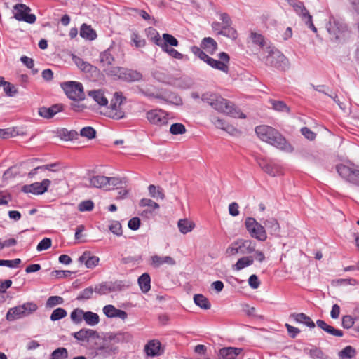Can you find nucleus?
Listing matches in <instances>:
<instances>
[{
	"label": "nucleus",
	"instance_id": "obj_29",
	"mask_svg": "<svg viewBox=\"0 0 359 359\" xmlns=\"http://www.w3.org/2000/svg\"><path fill=\"white\" fill-rule=\"evenodd\" d=\"M89 187L107 189V177L103 175L93 176L89 179Z\"/></svg>",
	"mask_w": 359,
	"mask_h": 359
},
{
	"label": "nucleus",
	"instance_id": "obj_32",
	"mask_svg": "<svg viewBox=\"0 0 359 359\" xmlns=\"http://www.w3.org/2000/svg\"><path fill=\"white\" fill-rule=\"evenodd\" d=\"M201 48L210 54H213L217 49V42L211 37H205L202 40Z\"/></svg>",
	"mask_w": 359,
	"mask_h": 359
},
{
	"label": "nucleus",
	"instance_id": "obj_46",
	"mask_svg": "<svg viewBox=\"0 0 359 359\" xmlns=\"http://www.w3.org/2000/svg\"><path fill=\"white\" fill-rule=\"evenodd\" d=\"M84 313L85 311L81 309H75L72 311L70 318L74 323L79 324L83 320Z\"/></svg>",
	"mask_w": 359,
	"mask_h": 359
},
{
	"label": "nucleus",
	"instance_id": "obj_52",
	"mask_svg": "<svg viewBox=\"0 0 359 359\" xmlns=\"http://www.w3.org/2000/svg\"><path fill=\"white\" fill-rule=\"evenodd\" d=\"M68 357L67 350L64 347L57 348L51 354L52 359H65Z\"/></svg>",
	"mask_w": 359,
	"mask_h": 359
},
{
	"label": "nucleus",
	"instance_id": "obj_20",
	"mask_svg": "<svg viewBox=\"0 0 359 359\" xmlns=\"http://www.w3.org/2000/svg\"><path fill=\"white\" fill-rule=\"evenodd\" d=\"M156 99L177 106L182 104V98L177 93L171 91L165 90L158 93V96H156Z\"/></svg>",
	"mask_w": 359,
	"mask_h": 359
},
{
	"label": "nucleus",
	"instance_id": "obj_57",
	"mask_svg": "<svg viewBox=\"0 0 359 359\" xmlns=\"http://www.w3.org/2000/svg\"><path fill=\"white\" fill-rule=\"evenodd\" d=\"M94 292L92 287H88L81 291L76 297L77 300H87L91 298Z\"/></svg>",
	"mask_w": 359,
	"mask_h": 359
},
{
	"label": "nucleus",
	"instance_id": "obj_40",
	"mask_svg": "<svg viewBox=\"0 0 359 359\" xmlns=\"http://www.w3.org/2000/svg\"><path fill=\"white\" fill-rule=\"evenodd\" d=\"M194 302L198 306L205 310L211 307V304L208 298L201 294L194 295Z\"/></svg>",
	"mask_w": 359,
	"mask_h": 359
},
{
	"label": "nucleus",
	"instance_id": "obj_21",
	"mask_svg": "<svg viewBox=\"0 0 359 359\" xmlns=\"http://www.w3.org/2000/svg\"><path fill=\"white\" fill-rule=\"evenodd\" d=\"M102 311L104 314L109 318H118L126 320L128 318V313L125 311L116 309L111 304L104 306Z\"/></svg>",
	"mask_w": 359,
	"mask_h": 359
},
{
	"label": "nucleus",
	"instance_id": "obj_59",
	"mask_svg": "<svg viewBox=\"0 0 359 359\" xmlns=\"http://www.w3.org/2000/svg\"><path fill=\"white\" fill-rule=\"evenodd\" d=\"M64 299L62 297L59 296H51L46 301L47 307H54L55 306L63 304Z\"/></svg>",
	"mask_w": 359,
	"mask_h": 359
},
{
	"label": "nucleus",
	"instance_id": "obj_48",
	"mask_svg": "<svg viewBox=\"0 0 359 359\" xmlns=\"http://www.w3.org/2000/svg\"><path fill=\"white\" fill-rule=\"evenodd\" d=\"M219 35H222L231 39L235 40L237 38V32L233 27H232L231 25H229L226 26L225 29H222L221 31L219 32Z\"/></svg>",
	"mask_w": 359,
	"mask_h": 359
},
{
	"label": "nucleus",
	"instance_id": "obj_28",
	"mask_svg": "<svg viewBox=\"0 0 359 359\" xmlns=\"http://www.w3.org/2000/svg\"><path fill=\"white\" fill-rule=\"evenodd\" d=\"M243 351L241 348L226 347L219 351L222 359H236L237 356Z\"/></svg>",
	"mask_w": 359,
	"mask_h": 359
},
{
	"label": "nucleus",
	"instance_id": "obj_38",
	"mask_svg": "<svg viewBox=\"0 0 359 359\" xmlns=\"http://www.w3.org/2000/svg\"><path fill=\"white\" fill-rule=\"evenodd\" d=\"M1 87L5 94L8 97H15L18 92L16 86L10 82L4 81L3 78H1Z\"/></svg>",
	"mask_w": 359,
	"mask_h": 359
},
{
	"label": "nucleus",
	"instance_id": "obj_49",
	"mask_svg": "<svg viewBox=\"0 0 359 359\" xmlns=\"http://www.w3.org/2000/svg\"><path fill=\"white\" fill-rule=\"evenodd\" d=\"M243 311L248 316L253 317L257 319L264 318L262 315H259L257 313V310L255 307L250 306L248 304H244L243 306Z\"/></svg>",
	"mask_w": 359,
	"mask_h": 359
},
{
	"label": "nucleus",
	"instance_id": "obj_54",
	"mask_svg": "<svg viewBox=\"0 0 359 359\" xmlns=\"http://www.w3.org/2000/svg\"><path fill=\"white\" fill-rule=\"evenodd\" d=\"M130 39L133 43L134 46L137 48H142L146 44L145 40L142 39L141 36L135 32H133L131 34Z\"/></svg>",
	"mask_w": 359,
	"mask_h": 359
},
{
	"label": "nucleus",
	"instance_id": "obj_7",
	"mask_svg": "<svg viewBox=\"0 0 359 359\" xmlns=\"http://www.w3.org/2000/svg\"><path fill=\"white\" fill-rule=\"evenodd\" d=\"M256 243L251 240L238 239L233 242L227 248L226 254L235 255L236 254H250L255 251Z\"/></svg>",
	"mask_w": 359,
	"mask_h": 359
},
{
	"label": "nucleus",
	"instance_id": "obj_22",
	"mask_svg": "<svg viewBox=\"0 0 359 359\" xmlns=\"http://www.w3.org/2000/svg\"><path fill=\"white\" fill-rule=\"evenodd\" d=\"M112 343L115 345L121 343H128L133 339V335L128 332H119L107 334Z\"/></svg>",
	"mask_w": 359,
	"mask_h": 359
},
{
	"label": "nucleus",
	"instance_id": "obj_5",
	"mask_svg": "<svg viewBox=\"0 0 359 359\" xmlns=\"http://www.w3.org/2000/svg\"><path fill=\"white\" fill-rule=\"evenodd\" d=\"M336 170L346 182L359 187V165L354 163L338 164Z\"/></svg>",
	"mask_w": 359,
	"mask_h": 359
},
{
	"label": "nucleus",
	"instance_id": "obj_41",
	"mask_svg": "<svg viewBox=\"0 0 359 359\" xmlns=\"http://www.w3.org/2000/svg\"><path fill=\"white\" fill-rule=\"evenodd\" d=\"M83 320L89 326H95L100 322L99 316L92 311H85Z\"/></svg>",
	"mask_w": 359,
	"mask_h": 359
},
{
	"label": "nucleus",
	"instance_id": "obj_16",
	"mask_svg": "<svg viewBox=\"0 0 359 359\" xmlns=\"http://www.w3.org/2000/svg\"><path fill=\"white\" fill-rule=\"evenodd\" d=\"M123 96L118 93H115L110 102V111L109 116L114 119H121L124 116V112L121 109L123 103Z\"/></svg>",
	"mask_w": 359,
	"mask_h": 359
},
{
	"label": "nucleus",
	"instance_id": "obj_23",
	"mask_svg": "<svg viewBox=\"0 0 359 359\" xmlns=\"http://www.w3.org/2000/svg\"><path fill=\"white\" fill-rule=\"evenodd\" d=\"M79 261L84 263L87 268L93 269L98 264L100 259L98 257L92 255L90 252L86 251L79 257Z\"/></svg>",
	"mask_w": 359,
	"mask_h": 359
},
{
	"label": "nucleus",
	"instance_id": "obj_56",
	"mask_svg": "<svg viewBox=\"0 0 359 359\" xmlns=\"http://www.w3.org/2000/svg\"><path fill=\"white\" fill-rule=\"evenodd\" d=\"M170 132L172 135H182L186 133V128L182 123H174L171 125Z\"/></svg>",
	"mask_w": 359,
	"mask_h": 359
},
{
	"label": "nucleus",
	"instance_id": "obj_13",
	"mask_svg": "<svg viewBox=\"0 0 359 359\" xmlns=\"http://www.w3.org/2000/svg\"><path fill=\"white\" fill-rule=\"evenodd\" d=\"M72 335L81 344L83 343L97 344V339H100L97 331L88 328L81 329L79 331L72 333Z\"/></svg>",
	"mask_w": 359,
	"mask_h": 359
},
{
	"label": "nucleus",
	"instance_id": "obj_58",
	"mask_svg": "<svg viewBox=\"0 0 359 359\" xmlns=\"http://www.w3.org/2000/svg\"><path fill=\"white\" fill-rule=\"evenodd\" d=\"M270 102L273 107V108L279 111H289V107L285 104V103L283 101H278L274 100H271Z\"/></svg>",
	"mask_w": 359,
	"mask_h": 359
},
{
	"label": "nucleus",
	"instance_id": "obj_3",
	"mask_svg": "<svg viewBox=\"0 0 359 359\" xmlns=\"http://www.w3.org/2000/svg\"><path fill=\"white\" fill-rule=\"evenodd\" d=\"M260 59L266 65L283 71L288 69L290 67L289 60L275 47H266V51L261 54Z\"/></svg>",
	"mask_w": 359,
	"mask_h": 359
},
{
	"label": "nucleus",
	"instance_id": "obj_12",
	"mask_svg": "<svg viewBox=\"0 0 359 359\" xmlns=\"http://www.w3.org/2000/svg\"><path fill=\"white\" fill-rule=\"evenodd\" d=\"M97 340L102 341V343L100 344L97 342V346L95 347V353L97 355H100L102 358H107L109 355L115 354L118 352V347L117 345L112 343L107 334L104 338L100 337V339Z\"/></svg>",
	"mask_w": 359,
	"mask_h": 359
},
{
	"label": "nucleus",
	"instance_id": "obj_24",
	"mask_svg": "<svg viewBox=\"0 0 359 359\" xmlns=\"http://www.w3.org/2000/svg\"><path fill=\"white\" fill-rule=\"evenodd\" d=\"M63 106L62 104H54L52 105L50 107H41L39 109V114L45 118H51L53 117L58 112L62 111Z\"/></svg>",
	"mask_w": 359,
	"mask_h": 359
},
{
	"label": "nucleus",
	"instance_id": "obj_9",
	"mask_svg": "<svg viewBox=\"0 0 359 359\" xmlns=\"http://www.w3.org/2000/svg\"><path fill=\"white\" fill-rule=\"evenodd\" d=\"M66 95L74 101L83 100L85 98L83 85L77 81H67L61 84Z\"/></svg>",
	"mask_w": 359,
	"mask_h": 359
},
{
	"label": "nucleus",
	"instance_id": "obj_47",
	"mask_svg": "<svg viewBox=\"0 0 359 359\" xmlns=\"http://www.w3.org/2000/svg\"><path fill=\"white\" fill-rule=\"evenodd\" d=\"M251 38L254 43L258 45L262 48V54L266 51V42L264 36L262 34L252 32Z\"/></svg>",
	"mask_w": 359,
	"mask_h": 359
},
{
	"label": "nucleus",
	"instance_id": "obj_4",
	"mask_svg": "<svg viewBox=\"0 0 359 359\" xmlns=\"http://www.w3.org/2000/svg\"><path fill=\"white\" fill-rule=\"evenodd\" d=\"M201 100L208 103L215 110L219 112L235 116L233 114L235 109L231 104V102L217 94L210 92L203 93L201 96Z\"/></svg>",
	"mask_w": 359,
	"mask_h": 359
},
{
	"label": "nucleus",
	"instance_id": "obj_60",
	"mask_svg": "<svg viewBox=\"0 0 359 359\" xmlns=\"http://www.w3.org/2000/svg\"><path fill=\"white\" fill-rule=\"evenodd\" d=\"M191 51L201 60L206 62L210 56H208L205 53H204L199 47L198 46H191Z\"/></svg>",
	"mask_w": 359,
	"mask_h": 359
},
{
	"label": "nucleus",
	"instance_id": "obj_63",
	"mask_svg": "<svg viewBox=\"0 0 359 359\" xmlns=\"http://www.w3.org/2000/svg\"><path fill=\"white\" fill-rule=\"evenodd\" d=\"M93 208L94 203L90 200L82 201L79 204V210L81 212L90 211Z\"/></svg>",
	"mask_w": 359,
	"mask_h": 359
},
{
	"label": "nucleus",
	"instance_id": "obj_30",
	"mask_svg": "<svg viewBox=\"0 0 359 359\" xmlns=\"http://www.w3.org/2000/svg\"><path fill=\"white\" fill-rule=\"evenodd\" d=\"M297 323H303L309 328L315 327L316 325L311 318L304 313H292L290 316Z\"/></svg>",
	"mask_w": 359,
	"mask_h": 359
},
{
	"label": "nucleus",
	"instance_id": "obj_25",
	"mask_svg": "<svg viewBox=\"0 0 359 359\" xmlns=\"http://www.w3.org/2000/svg\"><path fill=\"white\" fill-rule=\"evenodd\" d=\"M142 79V74L134 69H123V73L120 75V79L126 82L138 81Z\"/></svg>",
	"mask_w": 359,
	"mask_h": 359
},
{
	"label": "nucleus",
	"instance_id": "obj_36",
	"mask_svg": "<svg viewBox=\"0 0 359 359\" xmlns=\"http://www.w3.org/2000/svg\"><path fill=\"white\" fill-rule=\"evenodd\" d=\"M177 226L180 231L183 234H186L194 229L195 224L187 219H181L178 221Z\"/></svg>",
	"mask_w": 359,
	"mask_h": 359
},
{
	"label": "nucleus",
	"instance_id": "obj_33",
	"mask_svg": "<svg viewBox=\"0 0 359 359\" xmlns=\"http://www.w3.org/2000/svg\"><path fill=\"white\" fill-rule=\"evenodd\" d=\"M88 96L92 97L100 106H106L108 104V100L100 90L89 91Z\"/></svg>",
	"mask_w": 359,
	"mask_h": 359
},
{
	"label": "nucleus",
	"instance_id": "obj_50",
	"mask_svg": "<svg viewBox=\"0 0 359 359\" xmlns=\"http://www.w3.org/2000/svg\"><path fill=\"white\" fill-rule=\"evenodd\" d=\"M358 319L356 316L353 318L350 315H345L341 318V326L344 329H350L355 324V320Z\"/></svg>",
	"mask_w": 359,
	"mask_h": 359
},
{
	"label": "nucleus",
	"instance_id": "obj_53",
	"mask_svg": "<svg viewBox=\"0 0 359 359\" xmlns=\"http://www.w3.org/2000/svg\"><path fill=\"white\" fill-rule=\"evenodd\" d=\"M80 135L88 140H92L96 135V130L93 127L86 126L80 130Z\"/></svg>",
	"mask_w": 359,
	"mask_h": 359
},
{
	"label": "nucleus",
	"instance_id": "obj_10",
	"mask_svg": "<svg viewBox=\"0 0 359 359\" xmlns=\"http://www.w3.org/2000/svg\"><path fill=\"white\" fill-rule=\"evenodd\" d=\"M326 29L332 41L339 40L346 31V25L343 22L331 16L326 24Z\"/></svg>",
	"mask_w": 359,
	"mask_h": 359
},
{
	"label": "nucleus",
	"instance_id": "obj_6",
	"mask_svg": "<svg viewBox=\"0 0 359 359\" xmlns=\"http://www.w3.org/2000/svg\"><path fill=\"white\" fill-rule=\"evenodd\" d=\"M38 306L34 302H27L21 305L11 308L6 314V319L13 321L18 319L27 317L34 313Z\"/></svg>",
	"mask_w": 359,
	"mask_h": 359
},
{
	"label": "nucleus",
	"instance_id": "obj_37",
	"mask_svg": "<svg viewBox=\"0 0 359 359\" xmlns=\"http://www.w3.org/2000/svg\"><path fill=\"white\" fill-rule=\"evenodd\" d=\"M80 36L83 39L91 41L96 38L97 34L90 26L83 24L80 29Z\"/></svg>",
	"mask_w": 359,
	"mask_h": 359
},
{
	"label": "nucleus",
	"instance_id": "obj_64",
	"mask_svg": "<svg viewBox=\"0 0 359 359\" xmlns=\"http://www.w3.org/2000/svg\"><path fill=\"white\" fill-rule=\"evenodd\" d=\"M109 229L111 231V232H112L114 234L118 236L122 235L123 231L121 224L117 221L113 222L109 225Z\"/></svg>",
	"mask_w": 359,
	"mask_h": 359
},
{
	"label": "nucleus",
	"instance_id": "obj_51",
	"mask_svg": "<svg viewBox=\"0 0 359 359\" xmlns=\"http://www.w3.org/2000/svg\"><path fill=\"white\" fill-rule=\"evenodd\" d=\"M67 313L63 308H57L52 312L50 315V320L52 321L59 320L67 316Z\"/></svg>",
	"mask_w": 359,
	"mask_h": 359
},
{
	"label": "nucleus",
	"instance_id": "obj_62",
	"mask_svg": "<svg viewBox=\"0 0 359 359\" xmlns=\"http://www.w3.org/2000/svg\"><path fill=\"white\" fill-rule=\"evenodd\" d=\"M20 263L21 259L19 258L12 260L1 259V266H6L12 269L18 268Z\"/></svg>",
	"mask_w": 359,
	"mask_h": 359
},
{
	"label": "nucleus",
	"instance_id": "obj_43",
	"mask_svg": "<svg viewBox=\"0 0 359 359\" xmlns=\"http://www.w3.org/2000/svg\"><path fill=\"white\" fill-rule=\"evenodd\" d=\"M355 349L351 346H347L340 352H339V357L341 359H351L355 355Z\"/></svg>",
	"mask_w": 359,
	"mask_h": 359
},
{
	"label": "nucleus",
	"instance_id": "obj_45",
	"mask_svg": "<svg viewBox=\"0 0 359 359\" xmlns=\"http://www.w3.org/2000/svg\"><path fill=\"white\" fill-rule=\"evenodd\" d=\"M264 172L273 177L282 173L281 167L275 163H269V164H267Z\"/></svg>",
	"mask_w": 359,
	"mask_h": 359
},
{
	"label": "nucleus",
	"instance_id": "obj_55",
	"mask_svg": "<svg viewBox=\"0 0 359 359\" xmlns=\"http://www.w3.org/2000/svg\"><path fill=\"white\" fill-rule=\"evenodd\" d=\"M111 291V287L107 283H102L95 285L94 292L99 294H106Z\"/></svg>",
	"mask_w": 359,
	"mask_h": 359
},
{
	"label": "nucleus",
	"instance_id": "obj_26",
	"mask_svg": "<svg viewBox=\"0 0 359 359\" xmlns=\"http://www.w3.org/2000/svg\"><path fill=\"white\" fill-rule=\"evenodd\" d=\"M265 229H266L269 233L274 236H278L280 233V226L277 220L274 218H268L262 220Z\"/></svg>",
	"mask_w": 359,
	"mask_h": 359
},
{
	"label": "nucleus",
	"instance_id": "obj_39",
	"mask_svg": "<svg viewBox=\"0 0 359 359\" xmlns=\"http://www.w3.org/2000/svg\"><path fill=\"white\" fill-rule=\"evenodd\" d=\"M100 62L104 67H109L112 65L114 57L111 53V49L108 48L102 52L100 55Z\"/></svg>",
	"mask_w": 359,
	"mask_h": 359
},
{
	"label": "nucleus",
	"instance_id": "obj_34",
	"mask_svg": "<svg viewBox=\"0 0 359 359\" xmlns=\"http://www.w3.org/2000/svg\"><path fill=\"white\" fill-rule=\"evenodd\" d=\"M151 278L147 273H144L141 275L138 278V284L141 291L143 293H147L151 288Z\"/></svg>",
	"mask_w": 359,
	"mask_h": 359
},
{
	"label": "nucleus",
	"instance_id": "obj_35",
	"mask_svg": "<svg viewBox=\"0 0 359 359\" xmlns=\"http://www.w3.org/2000/svg\"><path fill=\"white\" fill-rule=\"evenodd\" d=\"M254 262V259L252 256L243 257L237 261V262L233 266V269L236 271H241L245 267L252 265Z\"/></svg>",
	"mask_w": 359,
	"mask_h": 359
},
{
	"label": "nucleus",
	"instance_id": "obj_61",
	"mask_svg": "<svg viewBox=\"0 0 359 359\" xmlns=\"http://www.w3.org/2000/svg\"><path fill=\"white\" fill-rule=\"evenodd\" d=\"M140 205L142 207H148L152 210H157L160 208L157 203L149 198H142L140 201Z\"/></svg>",
	"mask_w": 359,
	"mask_h": 359
},
{
	"label": "nucleus",
	"instance_id": "obj_11",
	"mask_svg": "<svg viewBox=\"0 0 359 359\" xmlns=\"http://www.w3.org/2000/svg\"><path fill=\"white\" fill-rule=\"evenodd\" d=\"M287 1L290 6L294 8L295 13L301 17L302 20L308 26V27H309L313 32H316L317 29L313 23L312 16L305 8L304 3L297 0H287Z\"/></svg>",
	"mask_w": 359,
	"mask_h": 359
},
{
	"label": "nucleus",
	"instance_id": "obj_17",
	"mask_svg": "<svg viewBox=\"0 0 359 359\" xmlns=\"http://www.w3.org/2000/svg\"><path fill=\"white\" fill-rule=\"evenodd\" d=\"M219 60H215L210 57L206 61V63L211 67L224 73L229 72V56L227 53L222 52L219 54Z\"/></svg>",
	"mask_w": 359,
	"mask_h": 359
},
{
	"label": "nucleus",
	"instance_id": "obj_27",
	"mask_svg": "<svg viewBox=\"0 0 359 359\" xmlns=\"http://www.w3.org/2000/svg\"><path fill=\"white\" fill-rule=\"evenodd\" d=\"M316 325L318 327L332 336L341 337L344 335V333L341 330L336 329L334 327L327 325L323 320H317Z\"/></svg>",
	"mask_w": 359,
	"mask_h": 359
},
{
	"label": "nucleus",
	"instance_id": "obj_19",
	"mask_svg": "<svg viewBox=\"0 0 359 359\" xmlns=\"http://www.w3.org/2000/svg\"><path fill=\"white\" fill-rule=\"evenodd\" d=\"M144 351L147 357L154 358L163 355L164 348L158 340L151 339L145 344Z\"/></svg>",
	"mask_w": 359,
	"mask_h": 359
},
{
	"label": "nucleus",
	"instance_id": "obj_18",
	"mask_svg": "<svg viewBox=\"0 0 359 359\" xmlns=\"http://www.w3.org/2000/svg\"><path fill=\"white\" fill-rule=\"evenodd\" d=\"M51 182L48 179H45L41 182H34L31 184L24 185L22 191L25 193H31L35 195L43 194L50 185Z\"/></svg>",
	"mask_w": 359,
	"mask_h": 359
},
{
	"label": "nucleus",
	"instance_id": "obj_14",
	"mask_svg": "<svg viewBox=\"0 0 359 359\" xmlns=\"http://www.w3.org/2000/svg\"><path fill=\"white\" fill-rule=\"evenodd\" d=\"M15 11L14 17L18 21H24L29 24L35 22L36 18L34 14L29 13L30 8L23 4H17L13 6Z\"/></svg>",
	"mask_w": 359,
	"mask_h": 359
},
{
	"label": "nucleus",
	"instance_id": "obj_2",
	"mask_svg": "<svg viewBox=\"0 0 359 359\" xmlns=\"http://www.w3.org/2000/svg\"><path fill=\"white\" fill-rule=\"evenodd\" d=\"M155 36L152 37V41L161 50L166 53L169 56L177 60H188L187 55H183L174 49L172 47H177L179 45L178 40L172 34L164 33L162 37L160 36L159 33L156 29H152Z\"/></svg>",
	"mask_w": 359,
	"mask_h": 359
},
{
	"label": "nucleus",
	"instance_id": "obj_15",
	"mask_svg": "<svg viewBox=\"0 0 359 359\" xmlns=\"http://www.w3.org/2000/svg\"><path fill=\"white\" fill-rule=\"evenodd\" d=\"M168 114L160 109H152L147 112L146 117L150 123L162 126L168 123Z\"/></svg>",
	"mask_w": 359,
	"mask_h": 359
},
{
	"label": "nucleus",
	"instance_id": "obj_8",
	"mask_svg": "<svg viewBox=\"0 0 359 359\" xmlns=\"http://www.w3.org/2000/svg\"><path fill=\"white\" fill-rule=\"evenodd\" d=\"M245 226L250 236L260 241H264L267 238L266 231L264 226L259 223L253 217H247Z\"/></svg>",
	"mask_w": 359,
	"mask_h": 359
},
{
	"label": "nucleus",
	"instance_id": "obj_1",
	"mask_svg": "<svg viewBox=\"0 0 359 359\" xmlns=\"http://www.w3.org/2000/svg\"><path fill=\"white\" fill-rule=\"evenodd\" d=\"M255 133L258 137L278 149L290 153L293 148L285 138L276 129L269 126H258L255 128Z\"/></svg>",
	"mask_w": 359,
	"mask_h": 359
},
{
	"label": "nucleus",
	"instance_id": "obj_31",
	"mask_svg": "<svg viewBox=\"0 0 359 359\" xmlns=\"http://www.w3.org/2000/svg\"><path fill=\"white\" fill-rule=\"evenodd\" d=\"M151 264L155 268H158L163 264L173 265L175 263L174 259L169 256L160 257L158 255H154L151 257Z\"/></svg>",
	"mask_w": 359,
	"mask_h": 359
},
{
	"label": "nucleus",
	"instance_id": "obj_44",
	"mask_svg": "<svg viewBox=\"0 0 359 359\" xmlns=\"http://www.w3.org/2000/svg\"><path fill=\"white\" fill-rule=\"evenodd\" d=\"M74 62L76 66L83 72H93V69H95V67L90 65L89 62H86L79 57H76L74 59Z\"/></svg>",
	"mask_w": 359,
	"mask_h": 359
},
{
	"label": "nucleus",
	"instance_id": "obj_42",
	"mask_svg": "<svg viewBox=\"0 0 359 359\" xmlns=\"http://www.w3.org/2000/svg\"><path fill=\"white\" fill-rule=\"evenodd\" d=\"M149 195L154 198H160L163 200L165 198V194L163 189L160 187L150 184L148 187Z\"/></svg>",
	"mask_w": 359,
	"mask_h": 359
}]
</instances>
